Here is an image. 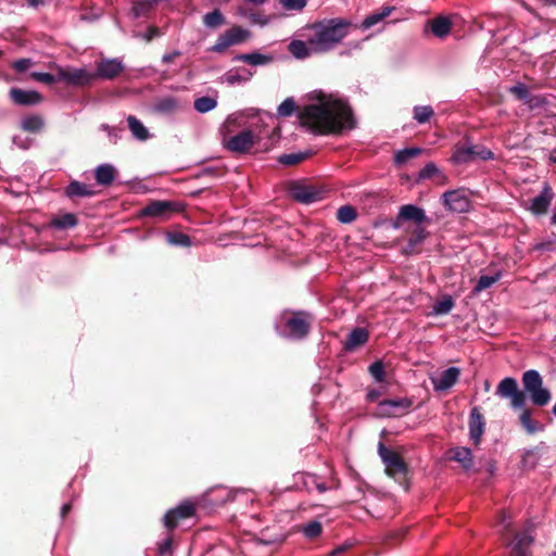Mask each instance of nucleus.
Segmentation results:
<instances>
[{
  "instance_id": "obj_1",
  "label": "nucleus",
  "mask_w": 556,
  "mask_h": 556,
  "mask_svg": "<svg viewBox=\"0 0 556 556\" xmlns=\"http://www.w3.org/2000/svg\"><path fill=\"white\" fill-rule=\"evenodd\" d=\"M300 112L301 123L315 135L340 134L355 127L348 102L332 93L313 91Z\"/></svg>"
},
{
  "instance_id": "obj_2",
  "label": "nucleus",
  "mask_w": 556,
  "mask_h": 556,
  "mask_svg": "<svg viewBox=\"0 0 556 556\" xmlns=\"http://www.w3.org/2000/svg\"><path fill=\"white\" fill-rule=\"evenodd\" d=\"M350 26L351 23L344 18L323 20L304 27L302 36L315 53H325L348 36Z\"/></svg>"
},
{
  "instance_id": "obj_3",
  "label": "nucleus",
  "mask_w": 556,
  "mask_h": 556,
  "mask_svg": "<svg viewBox=\"0 0 556 556\" xmlns=\"http://www.w3.org/2000/svg\"><path fill=\"white\" fill-rule=\"evenodd\" d=\"M312 316L306 312H295L281 316L276 328L280 336L292 339H304L311 329Z\"/></svg>"
},
{
  "instance_id": "obj_4",
  "label": "nucleus",
  "mask_w": 556,
  "mask_h": 556,
  "mask_svg": "<svg viewBox=\"0 0 556 556\" xmlns=\"http://www.w3.org/2000/svg\"><path fill=\"white\" fill-rule=\"evenodd\" d=\"M522 386L534 405L542 407L551 401V392L543 388V380L538 370L530 369L525 371L522 375Z\"/></svg>"
},
{
  "instance_id": "obj_5",
  "label": "nucleus",
  "mask_w": 556,
  "mask_h": 556,
  "mask_svg": "<svg viewBox=\"0 0 556 556\" xmlns=\"http://www.w3.org/2000/svg\"><path fill=\"white\" fill-rule=\"evenodd\" d=\"M413 406L409 397L382 400L377 405L376 415L380 418H396L405 415Z\"/></svg>"
},
{
  "instance_id": "obj_6",
  "label": "nucleus",
  "mask_w": 556,
  "mask_h": 556,
  "mask_svg": "<svg viewBox=\"0 0 556 556\" xmlns=\"http://www.w3.org/2000/svg\"><path fill=\"white\" fill-rule=\"evenodd\" d=\"M495 394L510 400V405L515 409L523 408L526 405V394L518 389L515 378L506 377L498 383Z\"/></svg>"
},
{
  "instance_id": "obj_7",
  "label": "nucleus",
  "mask_w": 556,
  "mask_h": 556,
  "mask_svg": "<svg viewBox=\"0 0 556 556\" xmlns=\"http://www.w3.org/2000/svg\"><path fill=\"white\" fill-rule=\"evenodd\" d=\"M180 205L174 201L155 200L141 210V216L154 217L162 220L170 218L178 213Z\"/></svg>"
},
{
  "instance_id": "obj_8",
  "label": "nucleus",
  "mask_w": 556,
  "mask_h": 556,
  "mask_svg": "<svg viewBox=\"0 0 556 556\" xmlns=\"http://www.w3.org/2000/svg\"><path fill=\"white\" fill-rule=\"evenodd\" d=\"M378 453L389 476L396 473L405 476L407 473V465L400 454L387 448L382 442L379 443Z\"/></svg>"
},
{
  "instance_id": "obj_9",
  "label": "nucleus",
  "mask_w": 556,
  "mask_h": 556,
  "mask_svg": "<svg viewBox=\"0 0 556 556\" xmlns=\"http://www.w3.org/2000/svg\"><path fill=\"white\" fill-rule=\"evenodd\" d=\"M406 222H412L419 226L428 222V217L424 208L414 204H405L400 207L393 226L394 228H400Z\"/></svg>"
},
{
  "instance_id": "obj_10",
  "label": "nucleus",
  "mask_w": 556,
  "mask_h": 556,
  "mask_svg": "<svg viewBox=\"0 0 556 556\" xmlns=\"http://www.w3.org/2000/svg\"><path fill=\"white\" fill-rule=\"evenodd\" d=\"M534 538L530 529L517 532L511 541L508 542V547L513 556H531L530 547Z\"/></svg>"
},
{
  "instance_id": "obj_11",
  "label": "nucleus",
  "mask_w": 556,
  "mask_h": 556,
  "mask_svg": "<svg viewBox=\"0 0 556 556\" xmlns=\"http://www.w3.org/2000/svg\"><path fill=\"white\" fill-rule=\"evenodd\" d=\"M289 192L295 201L304 204H311L321 199V192L315 187L301 182H292Z\"/></svg>"
},
{
  "instance_id": "obj_12",
  "label": "nucleus",
  "mask_w": 556,
  "mask_h": 556,
  "mask_svg": "<svg viewBox=\"0 0 556 556\" xmlns=\"http://www.w3.org/2000/svg\"><path fill=\"white\" fill-rule=\"evenodd\" d=\"M94 75L84 68L59 67V80L68 85H88Z\"/></svg>"
},
{
  "instance_id": "obj_13",
  "label": "nucleus",
  "mask_w": 556,
  "mask_h": 556,
  "mask_svg": "<svg viewBox=\"0 0 556 556\" xmlns=\"http://www.w3.org/2000/svg\"><path fill=\"white\" fill-rule=\"evenodd\" d=\"M443 205L453 212L465 213L469 211L470 201L468 197L460 190H450L442 195Z\"/></svg>"
},
{
  "instance_id": "obj_14",
  "label": "nucleus",
  "mask_w": 556,
  "mask_h": 556,
  "mask_svg": "<svg viewBox=\"0 0 556 556\" xmlns=\"http://www.w3.org/2000/svg\"><path fill=\"white\" fill-rule=\"evenodd\" d=\"M254 144L253 132L249 129L242 130L239 134L231 136L225 142V147L236 153H244L250 150Z\"/></svg>"
},
{
  "instance_id": "obj_15",
  "label": "nucleus",
  "mask_w": 556,
  "mask_h": 556,
  "mask_svg": "<svg viewBox=\"0 0 556 556\" xmlns=\"http://www.w3.org/2000/svg\"><path fill=\"white\" fill-rule=\"evenodd\" d=\"M460 376V369L458 367H448L443 370L438 377L431 378V383L434 391L443 392L450 390L456 384Z\"/></svg>"
},
{
  "instance_id": "obj_16",
  "label": "nucleus",
  "mask_w": 556,
  "mask_h": 556,
  "mask_svg": "<svg viewBox=\"0 0 556 556\" xmlns=\"http://www.w3.org/2000/svg\"><path fill=\"white\" fill-rule=\"evenodd\" d=\"M469 438L475 445H479L485 430V420L479 407H473L469 415Z\"/></svg>"
},
{
  "instance_id": "obj_17",
  "label": "nucleus",
  "mask_w": 556,
  "mask_h": 556,
  "mask_svg": "<svg viewBox=\"0 0 556 556\" xmlns=\"http://www.w3.org/2000/svg\"><path fill=\"white\" fill-rule=\"evenodd\" d=\"M194 505L190 502H184L176 508L168 510L164 516V526L167 529H174L179 519H185L193 516Z\"/></svg>"
},
{
  "instance_id": "obj_18",
  "label": "nucleus",
  "mask_w": 556,
  "mask_h": 556,
  "mask_svg": "<svg viewBox=\"0 0 556 556\" xmlns=\"http://www.w3.org/2000/svg\"><path fill=\"white\" fill-rule=\"evenodd\" d=\"M124 71V64L118 59H105L102 60L97 66V73L94 77H101L104 79H113Z\"/></svg>"
},
{
  "instance_id": "obj_19",
  "label": "nucleus",
  "mask_w": 556,
  "mask_h": 556,
  "mask_svg": "<svg viewBox=\"0 0 556 556\" xmlns=\"http://www.w3.org/2000/svg\"><path fill=\"white\" fill-rule=\"evenodd\" d=\"M12 101L18 105H35L41 102L42 97L39 92L34 90H23L20 88H12L10 90Z\"/></svg>"
},
{
  "instance_id": "obj_20",
  "label": "nucleus",
  "mask_w": 556,
  "mask_h": 556,
  "mask_svg": "<svg viewBox=\"0 0 556 556\" xmlns=\"http://www.w3.org/2000/svg\"><path fill=\"white\" fill-rule=\"evenodd\" d=\"M233 62H242L251 66H266L274 62V56L257 51L251 53H239L232 59Z\"/></svg>"
},
{
  "instance_id": "obj_21",
  "label": "nucleus",
  "mask_w": 556,
  "mask_h": 556,
  "mask_svg": "<svg viewBox=\"0 0 556 556\" xmlns=\"http://www.w3.org/2000/svg\"><path fill=\"white\" fill-rule=\"evenodd\" d=\"M553 199L552 190L545 186L540 194L531 200L530 208L534 214H543L547 211Z\"/></svg>"
},
{
  "instance_id": "obj_22",
  "label": "nucleus",
  "mask_w": 556,
  "mask_h": 556,
  "mask_svg": "<svg viewBox=\"0 0 556 556\" xmlns=\"http://www.w3.org/2000/svg\"><path fill=\"white\" fill-rule=\"evenodd\" d=\"M369 338V333L365 328L356 327L348 336L344 342L345 351H353L356 348L364 345Z\"/></svg>"
},
{
  "instance_id": "obj_23",
  "label": "nucleus",
  "mask_w": 556,
  "mask_h": 556,
  "mask_svg": "<svg viewBox=\"0 0 556 556\" xmlns=\"http://www.w3.org/2000/svg\"><path fill=\"white\" fill-rule=\"evenodd\" d=\"M475 146L470 143L456 144L452 155L455 164H465L475 160Z\"/></svg>"
},
{
  "instance_id": "obj_24",
  "label": "nucleus",
  "mask_w": 556,
  "mask_h": 556,
  "mask_svg": "<svg viewBox=\"0 0 556 556\" xmlns=\"http://www.w3.org/2000/svg\"><path fill=\"white\" fill-rule=\"evenodd\" d=\"M65 194L68 198L75 197H93L97 194L91 185H87L77 180H73L65 188Z\"/></svg>"
},
{
  "instance_id": "obj_25",
  "label": "nucleus",
  "mask_w": 556,
  "mask_h": 556,
  "mask_svg": "<svg viewBox=\"0 0 556 556\" xmlns=\"http://www.w3.org/2000/svg\"><path fill=\"white\" fill-rule=\"evenodd\" d=\"M393 11L394 7L386 5L382 7L380 10L370 13L363 20L361 24L362 29L366 30L371 28L372 26L377 25L386 17H388Z\"/></svg>"
},
{
  "instance_id": "obj_26",
  "label": "nucleus",
  "mask_w": 556,
  "mask_h": 556,
  "mask_svg": "<svg viewBox=\"0 0 556 556\" xmlns=\"http://www.w3.org/2000/svg\"><path fill=\"white\" fill-rule=\"evenodd\" d=\"M253 75L254 73L252 71L240 67L228 71L224 78L225 81L229 85H239L248 83L253 77Z\"/></svg>"
},
{
  "instance_id": "obj_27",
  "label": "nucleus",
  "mask_w": 556,
  "mask_h": 556,
  "mask_svg": "<svg viewBox=\"0 0 556 556\" xmlns=\"http://www.w3.org/2000/svg\"><path fill=\"white\" fill-rule=\"evenodd\" d=\"M180 109V102L172 96L162 97L156 100L154 110L162 114H173Z\"/></svg>"
},
{
  "instance_id": "obj_28",
  "label": "nucleus",
  "mask_w": 556,
  "mask_h": 556,
  "mask_svg": "<svg viewBox=\"0 0 556 556\" xmlns=\"http://www.w3.org/2000/svg\"><path fill=\"white\" fill-rule=\"evenodd\" d=\"M94 178L101 186H110L115 178V168L111 164H101L94 169Z\"/></svg>"
},
{
  "instance_id": "obj_29",
  "label": "nucleus",
  "mask_w": 556,
  "mask_h": 556,
  "mask_svg": "<svg viewBox=\"0 0 556 556\" xmlns=\"http://www.w3.org/2000/svg\"><path fill=\"white\" fill-rule=\"evenodd\" d=\"M288 51L299 60L308 58L312 53H315L308 45L307 40H292L288 46Z\"/></svg>"
},
{
  "instance_id": "obj_30",
  "label": "nucleus",
  "mask_w": 556,
  "mask_h": 556,
  "mask_svg": "<svg viewBox=\"0 0 556 556\" xmlns=\"http://www.w3.org/2000/svg\"><path fill=\"white\" fill-rule=\"evenodd\" d=\"M452 459L459 463L465 470L472 467L473 459L470 448L458 446L452 450Z\"/></svg>"
},
{
  "instance_id": "obj_31",
  "label": "nucleus",
  "mask_w": 556,
  "mask_h": 556,
  "mask_svg": "<svg viewBox=\"0 0 556 556\" xmlns=\"http://www.w3.org/2000/svg\"><path fill=\"white\" fill-rule=\"evenodd\" d=\"M128 127L132 136L140 141H144L150 138L148 128L134 115L127 117Z\"/></svg>"
},
{
  "instance_id": "obj_32",
  "label": "nucleus",
  "mask_w": 556,
  "mask_h": 556,
  "mask_svg": "<svg viewBox=\"0 0 556 556\" xmlns=\"http://www.w3.org/2000/svg\"><path fill=\"white\" fill-rule=\"evenodd\" d=\"M43 118L37 114L24 116L21 121V128L27 132H39L43 128Z\"/></svg>"
},
{
  "instance_id": "obj_33",
  "label": "nucleus",
  "mask_w": 556,
  "mask_h": 556,
  "mask_svg": "<svg viewBox=\"0 0 556 556\" xmlns=\"http://www.w3.org/2000/svg\"><path fill=\"white\" fill-rule=\"evenodd\" d=\"M78 224V219L74 213H65L51 219V227L55 229H70Z\"/></svg>"
},
{
  "instance_id": "obj_34",
  "label": "nucleus",
  "mask_w": 556,
  "mask_h": 556,
  "mask_svg": "<svg viewBox=\"0 0 556 556\" xmlns=\"http://www.w3.org/2000/svg\"><path fill=\"white\" fill-rule=\"evenodd\" d=\"M452 23L450 18L445 16H439L431 23V31L438 38H443L451 31Z\"/></svg>"
},
{
  "instance_id": "obj_35",
  "label": "nucleus",
  "mask_w": 556,
  "mask_h": 556,
  "mask_svg": "<svg viewBox=\"0 0 556 556\" xmlns=\"http://www.w3.org/2000/svg\"><path fill=\"white\" fill-rule=\"evenodd\" d=\"M225 35L227 36L230 45L235 46L245 41L250 37L251 33L240 26H233L227 29Z\"/></svg>"
},
{
  "instance_id": "obj_36",
  "label": "nucleus",
  "mask_w": 556,
  "mask_h": 556,
  "mask_svg": "<svg viewBox=\"0 0 556 556\" xmlns=\"http://www.w3.org/2000/svg\"><path fill=\"white\" fill-rule=\"evenodd\" d=\"M194 110L199 113H207L217 106V99L208 96L200 97L194 100Z\"/></svg>"
},
{
  "instance_id": "obj_37",
  "label": "nucleus",
  "mask_w": 556,
  "mask_h": 556,
  "mask_svg": "<svg viewBox=\"0 0 556 556\" xmlns=\"http://www.w3.org/2000/svg\"><path fill=\"white\" fill-rule=\"evenodd\" d=\"M520 424L522 425V427L526 429V431L530 434H533L535 433L536 431L540 430V425L538 421H535L533 418H532V413L529 408H525L522 410V413L520 414Z\"/></svg>"
},
{
  "instance_id": "obj_38",
  "label": "nucleus",
  "mask_w": 556,
  "mask_h": 556,
  "mask_svg": "<svg viewBox=\"0 0 556 556\" xmlns=\"http://www.w3.org/2000/svg\"><path fill=\"white\" fill-rule=\"evenodd\" d=\"M502 278V273L501 271H497L495 273L494 275H482L475 288H473V292L475 293H480L481 291L492 287L495 282H497L500 279Z\"/></svg>"
},
{
  "instance_id": "obj_39",
  "label": "nucleus",
  "mask_w": 556,
  "mask_h": 556,
  "mask_svg": "<svg viewBox=\"0 0 556 556\" xmlns=\"http://www.w3.org/2000/svg\"><path fill=\"white\" fill-rule=\"evenodd\" d=\"M434 115V111L430 105H416L413 109V117L418 124H425Z\"/></svg>"
},
{
  "instance_id": "obj_40",
  "label": "nucleus",
  "mask_w": 556,
  "mask_h": 556,
  "mask_svg": "<svg viewBox=\"0 0 556 556\" xmlns=\"http://www.w3.org/2000/svg\"><path fill=\"white\" fill-rule=\"evenodd\" d=\"M166 241L175 247H189L191 244L190 237L182 232L167 231L165 233Z\"/></svg>"
},
{
  "instance_id": "obj_41",
  "label": "nucleus",
  "mask_w": 556,
  "mask_h": 556,
  "mask_svg": "<svg viewBox=\"0 0 556 556\" xmlns=\"http://www.w3.org/2000/svg\"><path fill=\"white\" fill-rule=\"evenodd\" d=\"M203 23L208 28H216L225 23V16L218 9H215L203 16Z\"/></svg>"
},
{
  "instance_id": "obj_42",
  "label": "nucleus",
  "mask_w": 556,
  "mask_h": 556,
  "mask_svg": "<svg viewBox=\"0 0 556 556\" xmlns=\"http://www.w3.org/2000/svg\"><path fill=\"white\" fill-rule=\"evenodd\" d=\"M454 305L455 302L452 296L446 295L432 306V314L437 316L445 315L453 309Z\"/></svg>"
},
{
  "instance_id": "obj_43",
  "label": "nucleus",
  "mask_w": 556,
  "mask_h": 556,
  "mask_svg": "<svg viewBox=\"0 0 556 556\" xmlns=\"http://www.w3.org/2000/svg\"><path fill=\"white\" fill-rule=\"evenodd\" d=\"M357 217L356 210L351 205H343L337 211V218L342 224H350Z\"/></svg>"
},
{
  "instance_id": "obj_44",
  "label": "nucleus",
  "mask_w": 556,
  "mask_h": 556,
  "mask_svg": "<svg viewBox=\"0 0 556 556\" xmlns=\"http://www.w3.org/2000/svg\"><path fill=\"white\" fill-rule=\"evenodd\" d=\"M420 152H421V149H419V148H406V149L400 150L394 154V162L396 165H403L408 160L419 155Z\"/></svg>"
},
{
  "instance_id": "obj_45",
  "label": "nucleus",
  "mask_w": 556,
  "mask_h": 556,
  "mask_svg": "<svg viewBox=\"0 0 556 556\" xmlns=\"http://www.w3.org/2000/svg\"><path fill=\"white\" fill-rule=\"evenodd\" d=\"M308 155H309L308 152H298V153L282 154L279 157V162L281 164H283V165L292 166V165H295V164H299V163L303 162L304 160H306L308 157Z\"/></svg>"
},
{
  "instance_id": "obj_46",
  "label": "nucleus",
  "mask_w": 556,
  "mask_h": 556,
  "mask_svg": "<svg viewBox=\"0 0 556 556\" xmlns=\"http://www.w3.org/2000/svg\"><path fill=\"white\" fill-rule=\"evenodd\" d=\"M155 4V0H135L132 11L136 17L144 16Z\"/></svg>"
},
{
  "instance_id": "obj_47",
  "label": "nucleus",
  "mask_w": 556,
  "mask_h": 556,
  "mask_svg": "<svg viewBox=\"0 0 556 556\" xmlns=\"http://www.w3.org/2000/svg\"><path fill=\"white\" fill-rule=\"evenodd\" d=\"M368 371L376 382H383L386 380L384 365L381 361L370 364Z\"/></svg>"
},
{
  "instance_id": "obj_48",
  "label": "nucleus",
  "mask_w": 556,
  "mask_h": 556,
  "mask_svg": "<svg viewBox=\"0 0 556 556\" xmlns=\"http://www.w3.org/2000/svg\"><path fill=\"white\" fill-rule=\"evenodd\" d=\"M321 531H323L321 523L317 520L309 521L302 529L303 534L307 539H315V538L319 536Z\"/></svg>"
},
{
  "instance_id": "obj_49",
  "label": "nucleus",
  "mask_w": 556,
  "mask_h": 556,
  "mask_svg": "<svg viewBox=\"0 0 556 556\" xmlns=\"http://www.w3.org/2000/svg\"><path fill=\"white\" fill-rule=\"evenodd\" d=\"M31 78L36 81L43 83L47 85H52L59 80V67L56 68L55 74L51 73H42V72H33Z\"/></svg>"
},
{
  "instance_id": "obj_50",
  "label": "nucleus",
  "mask_w": 556,
  "mask_h": 556,
  "mask_svg": "<svg viewBox=\"0 0 556 556\" xmlns=\"http://www.w3.org/2000/svg\"><path fill=\"white\" fill-rule=\"evenodd\" d=\"M296 110V104L292 98H287L277 109V114L282 117L291 116Z\"/></svg>"
},
{
  "instance_id": "obj_51",
  "label": "nucleus",
  "mask_w": 556,
  "mask_h": 556,
  "mask_svg": "<svg viewBox=\"0 0 556 556\" xmlns=\"http://www.w3.org/2000/svg\"><path fill=\"white\" fill-rule=\"evenodd\" d=\"M229 47H231L227 36L224 34H222L217 40L215 41V43L208 49L210 51L212 52H216V53H223L225 52Z\"/></svg>"
},
{
  "instance_id": "obj_52",
  "label": "nucleus",
  "mask_w": 556,
  "mask_h": 556,
  "mask_svg": "<svg viewBox=\"0 0 556 556\" xmlns=\"http://www.w3.org/2000/svg\"><path fill=\"white\" fill-rule=\"evenodd\" d=\"M428 232L426 231V229L424 227H421V225L417 226L412 235V237L408 239V243L410 247H415L419 243H421L426 237H427Z\"/></svg>"
},
{
  "instance_id": "obj_53",
  "label": "nucleus",
  "mask_w": 556,
  "mask_h": 556,
  "mask_svg": "<svg viewBox=\"0 0 556 556\" xmlns=\"http://www.w3.org/2000/svg\"><path fill=\"white\" fill-rule=\"evenodd\" d=\"M509 91L519 100H521L522 102L526 101V99L529 97V89L526 85L519 83L515 86H513Z\"/></svg>"
},
{
  "instance_id": "obj_54",
  "label": "nucleus",
  "mask_w": 556,
  "mask_h": 556,
  "mask_svg": "<svg viewBox=\"0 0 556 556\" xmlns=\"http://www.w3.org/2000/svg\"><path fill=\"white\" fill-rule=\"evenodd\" d=\"M303 486L308 491H313L317 485L318 477L313 473H301L300 476Z\"/></svg>"
},
{
  "instance_id": "obj_55",
  "label": "nucleus",
  "mask_w": 556,
  "mask_h": 556,
  "mask_svg": "<svg viewBox=\"0 0 556 556\" xmlns=\"http://www.w3.org/2000/svg\"><path fill=\"white\" fill-rule=\"evenodd\" d=\"M286 10L302 11L306 5V0H279Z\"/></svg>"
},
{
  "instance_id": "obj_56",
  "label": "nucleus",
  "mask_w": 556,
  "mask_h": 556,
  "mask_svg": "<svg viewBox=\"0 0 556 556\" xmlns=\"http://www.w3.org/2000/svg\"><path fill=\"white\" fill-rule=\"evenodd\" d=\"M33 65L31 59H18L12 63V68L17 73L26 72Z\"/></svg>"
},
{
  "instance_id": "obj_57",
  "label": "nucleus",
  "mask_w": 556,
  "mask_h": 556,
  "mask_svg": "<svg viewBox=\"0 0 556 556\" xmlns=\"http://www.w3.org/2000/svg\"><path fill=\"white\" fill-rule=\"evenodd\" d=\"M475 159H481L483 161H489L494 159V153L482 146H475Z\"/></svg>"
},
{
  "instance_id": "obj_58",
  "label": "nucleus",
  "mask_w": 556,
  "mask_h": 556,
  "mask_svg": "<svg viewBox=\"0 0 556 556\" xmlns=\"http://www.w3.org/2000/svg\"><path fill=\"white\" fill-rule=\"evenodd\" d=\"M439 168L437 167L435 164L433 163H429L427 164L419 173V177L421 179H429V178H432L434 175H437L439 173Z\"/></svg>"
},
{
  "instance_id": "obj_59",
  "label": "nucleus",
  "mask_w": 556,
  "mask_h": 556,
  "mask_svg": "<svg viewBox=\"0 0 556 556\" xmlns=\"http://www.w3.org/2000/svg\"><path fill=\"white\" fill-rule=\"evenodd\" d=\"M523 103L527 104L530 109H536L542 106L545 103V100L541 96H534L529 93V97L526 99Z\"/></svg>"
},
{
  "instance_id": "obj_60",
  "label": "nucleus",
  "mask_w": 556,
  "mask_h": 556,
  "mask_svg": "<svg viewBox=\"0 0 556 556\" xmlns=\"http://www.w3.org/2000/svg\"><path fill=\"white\" fill-rule=\"evenodd\" d=\"M511 526V518L509 515H507L506 513H502L500 515V520H498V527H501L500 531L502 532V534H504L505 531H507Z\"/></svg>"
},
{
  "instance_id": "obj_61",
  "label": "nucleus",
  "mask_w": 556,
  "mask_h": 556,
  "mask_svg": "<svg viewBox=\"0 0 556 556\" xmlns=\"http://www.w3.org/2000/svg\"><path fill=\"white\" fill-rule=\"evenodd\" d=\"M161 36V30L155 27V26H150L147 31L141 35V37L146 40V41H151L153 38L155 37H160Z\"/></svg>"
},
{
  "instance_id": "obj_62",
  "label": "nucleus",
  "mask_w": 556,
  "mask_h": 556,
  "mask_svg": "<svg viewBox=\"0 0 556 556\" xmlns=\"http://www.w3.org/2000/svg\"><path fill=\"white\" fill-rule=\"evenodd\" d=\"M172 545H173L172 538L168 536V538L164 539L159 544V552H160V554L165 555V554L169 553L170 549H172Z\"/></svg>"
},
{
  "instance_id": "obj_63",
  "label": "nucleus",
  "mask_w": 556,
  "mask_h": 556,
  "mask_svg": "<svg viewBox=\"0 0 556 556\" xmlns=\"http://www.w3.org/2000/svg\"><path fill=\"white\" fill-rule=\"evenodd\" d=\"M339 483L337 480L332 479V484L331 485H326L325 482L320 481L318 479L317 481V485L315 486L314 490H317L319 493H324L326 492L327 490H330V489H336L338 488Z\"/></svg>"
},
{
  "instance_id": "obj_64",
  "label": "nucleus",
  "mask_w": 556,
  "mask_h": 556,
  "mask_svg": "<svg viewBox=\"0 0 556 556\" xmlns=\"http://www.w3.org/2000/svg\"><path fill=\"white\" fill-rule=\"evenodd\" d=\"M381 391L378 389H370L366 394V399L368 402H375L381 396Z\"/></svg>"
}]
</instances>
